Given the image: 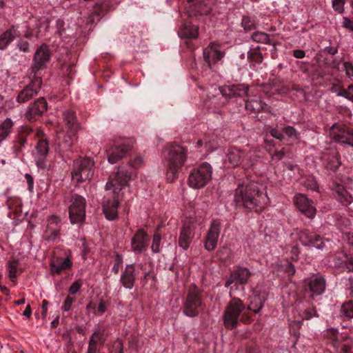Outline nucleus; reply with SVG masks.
<instances>
[{
	"mask_svg": "<svg viewBox=\"0 0 353 353\" xmlns=\"http://www.w3.org/2000/svg\"><path fill=\"white\" fill-rule=\"evenodd\" d=\"M98 352V345L89 341L87 353H97Z\"/></svg>",
	"mask_w": 353,
	"mask_h": 353,
	"instance_id": "774afa93",
	"label": "nucleus"
},
{
	"mask_svg": "<svg viewBox=\"0 0 353 353\" xmlns=\"http://www.w3.org/2000/svg\"><path fill=\"white\" fill-rule=\"evenodd\" d=\"M71 266L72 262L69 258H57L52 260L50 264L51 272L57 274H60L63 270L70 268Z\"/></svg>",
	"mask_w": 353,
	"mask_h": 353,
	"instance_id": "c756f323",
	"label": "nucleus"
},
{
	"mask_svg": "<svg viewBox=\"0 0 353 353\" xmlns=\"http://www.w3.org/2000/svg\"><path fill=\"white\" fill-rule=\"evenodd\" d=\"M63 116L65 124L70 132L77 133L80 129V124L77 121L75 112L70 110H65Z\"/></svg>",
	"mask_w": 353,
	"mask_h": 353,
	"instance_id": "c85d7f7f",
	"label": "nucleus"
},
{
	"mask_svg": "<svg viewBox=\"0 0 353 353\" xmlns=\"http://www.w3.org/2000/svg\"><path fill=\"white\" fill-rule=\"evenodd\" d=\"M134 266L133 264L127 265L124 272L121 275L120 281L125 288L132 289L134 286Z\"/></svg>",
	"mask_w": 353,
	"mask_h": 353,
	"instance_id": "bb28decb",
	"label": "nucleus"
},
{
	"mask_svg": "<svg viewBox=\"0 0 353 353\" xmlns=\"http://www.w3.org/2000/svg\"><path fill=\"white\" fill-rule=\"evenodd\" d=\"M37 155L44 158L49 152V143L46 139H39L35 146Z\"/></svg>",
	"mask_w": 353,
	"mask_h": 353,
	"instance_id": "e433bc0d",
	"label": "nucleus"
},
{
	"mask_svg": "<svg viewBox=\"0 0 353 353\" xmlns=\"http://www.w3.org/2000/svg\"><path fill=\"white\" fill-rule=\"evenodd\" d=\"M267 130H268L271 136L273 137L274 138L279 141H283L284 139V134L283 131L281 130V125L280 126V128H279V126H276L275 128L268 126Z\"/></svg>",
	"mask_w": 353,
	"mask_h": 353,
	"instance_id": "de8ad7c7",
	"label": "nucleus"
},
{
	"mask_svg": "<svg viewBox=\"0 0 353 353\" xmlns=\"http://www.w3.org/2000/svg\"><path fill=\"white\" fill-rule=\"evenodd\" d=\"M119 201L115 196L113 199H107L103 203L102 208L105 216L108 220H114L117 218V208Z\"/></svg>",
	"mask_w": 353,
	"mask_h": 353,
	"instance_id": "393cba45",
	"label": "nucleus"
},
{
	"mask_svg": "<svg viewBox=\"0 0 353 353\" xmlns=\"http://www.w3.org/2000/svg\"><path fill=\"white\" fill-rule=\"evenodd\" d=\"M245 109L253 113L260 112H269L270 108L261 100V97L250 96L245 101Z\"/></svg>",
	"mask_w": 353,
	"mask_h": 353,
	"instance_id": "5701e85b",
	"label": "nucleus"
},
{
	"mask_svg": "<svg viewBox=\"0 0 353 353\" xmlns=\"http://www.w3.org/2000/svg\"><path fill=\"white\" fill-rule=\"evenodd\" d=\"M333 194L338 201L343 205H348L353 201L352 195L347 191L343 185L335 184L332 188Z\"/></svg>",
	"mask_w": 353,
	"mask_h": 353,
	"instance_id": "a878e982",
	"label": "nucleus"
},
{
	"mask_svg": "<svg viewBox=\"0 0 353 353\" xmlns=\"http://www.w3.org/2000/svg\"><path fill=\"white\" fill-rule=\"evenodd\" d=\"M110 353H123V344L120 339H117L112 345Z\"/></svg>",
	"mask_w": 353,
	"mask_h": 353,
	"instance_id": "09e8293b",
	"label": "nucleus"
},
{
	"mask_svg": "<svg viewBox=\"0 0 353 353\" xmlns=\"http://www.w3.org/2000/svg\"><path fill=\"white\" fill-rule=\"evenodd\" d=\"M71 205L69 208V216L72 223H79L84 221L85 217V199L79 195L72 196Z\"/></svg>",
	"mask_w": 353,
	"mask_h": 353,
	"instance_id": "1a4fd4ad",
	"label": "nucleus"
},
{
	"mask_svg": "<svg viewBox=\"0 0 353 353\" xmlns=\"http://www.w3.org/2000/svg\"><path fill=\"white\" fill-rule=\"evenodd\" d=\"M82 286V282L80 280L75 281L69 288L70 294H77Z\"/></svg>",
	"mask_w": 353,
	"mask_h": 353,
	"instance_id": "4d7b16f0",
	"label": "nucleus"
},
{
	"mask_svg": "<svg viewBox=\"0 0 353 353\" xmlns=\"http://www.w3.org/2000/svg\"><path fill=\"white\" fill-rule=\"evenodd\" d=\"M297 236L304 246L314 247L318 250H323L325 247L323 239L319 234L310 232L308 230H300Z\"/></svg>",
	"mask_w": 353,
	"mask_h": 353,
	"instance_id": "4468645a",
	"label": "nucleus"
},
{
	"mask_svg": "<svg viewBox=\"0 0 353 353\" xmlns=\"http://www.w3.org/2000/svg\"><path fill=\"white\" fill-rule=\"evenodd\" d=\"M219 90L225 99H232L246 95L248 87L245 84L225 85L220 87Z\"/></svg>",
	"mask_w": 353,
	"mask_h": 353,
	"instance_id": "f3484780",
	"label": "nucleus"
},
{
	"mask_svg": "<svg viewBox=\"0 0 353 353\" xmlns=\"http://www.w3.org/2000/svg\"><path fill=\"white\" fill-rule=\"evenodd\" d=\"M317 316V314L314 307H310L308 309L305 310L301 314L302 319H305V320H309L311 318H312L313 316Z\"/></svg>",
	"mask_w": 353,
	"mask_h": 353,
	"instance_id": "603ef678",
	"label": "nucleus"
},
{
	"mask_svg": "<svg viewBox=\"0 0 353 353\" xmlns=\"http://www.w3.org/2000/svg\"><path fill=\"white\" fill-rule=\"evenodd\" d=\"M330 90L332 92L336 93L337 96L341 97L340 94L343 93L344 88L341 85V83L339 81H336L332 83Z\"/></svg>",
	"mask_w": 353,
	"mask_h": 353,
	"instance_id": "5fc2aeb1",
	"label": "nucleus"
},
{
	"mask_svg": "<svg viewBox=\"0 0 353 353\" xmlns=\"http://www.w3.org/2000/svg\"><path fill=\"white\" fill-rule=\"evenodd\" d=\"M241 26L245 31H251L256 28V19L255 17L243 16L241 21Z\"/></svg>",
	"mask_w": 353,
	"mask_h": 353,
	"instance_id": "79ce46f5",
	"label": "nucleus"
},
{
	"mask_svg": "<svg viewBox=\"0 0 353 353\" xmlns=\"http://www.w3.org/2000/svg\"><path fill=\"white\" fill-rule=\"evenodd\" d=\"M245 309L243 301L238 298H233L225 307L223 318L227 329H233L239 322L240 314Z\"/></svg>",
	"mask_w": 353,
	"mask_h": 353,
	"instance_id": "6e6552de",
	"label": "nucleus"
},
{
	"mask_svg": "<svg viewBox=\"0 0 353 353\" xmlns=\"http://www.w3.org/2000/svg\"><path fill=\"white\" fill-rule=\"evenodd\" d=\"M251 39L253 41L256 43L274 45L273 42L270 40L269 35L263 32L257 31L254 32L251 36Z\"/></svg>",
	"mask_w": 353,
	"mask_h": 353,
	"instance_id": "ea45409f",
	"label": "nucleus"
},
{
	"mask_svg": "<svg viewBox=\"0 0 353 353\" xmlns=\"http://www.w3.org/2000/svg\"><path fill=\"white\" fill-rule=\"evenodd\" d=\"M89 341L94 343L98 345H103L105 341V338L101 329L96 328L91 335Z\"/></svg>",
	"mask_w": 353,
	"mask_h": 353,
	"instance_id": "a18cd8bd",
	"label": "nucleus"
},
{
	"mask_svg": "<svg viewBox=\"0 0 353 353\" xmlns=\"http://www.w3.org/2000/svg\"><path fill=\"white\" fill-rule=\"evenodd\" d=\"M340 316L343 318L352 319L353 318V301H349L344 303L340 310Z\"/></svg>",
	"mask_w": 353,
	"mask_h": 353,
	"instance_id": "a19ab883",
	"label": "nucleus"
},
{
	"mask_svg": "<svg viewBox=\"0 0 353 353\" xmlns=\"http://www.w3.org/2000/svg\"><path fill=\"white\" fill-rule=\"evenodd\" d=\"M330 134L336 142L353 147V128L345 125L334 124L332 126Z\"/></svg>",
	"mask_w": 353,
	"mask_h": 353,
	"instance_id": "9b49d317",
	"label": "nucleus"
},
{
	"mask_svg": "<svg viewBox=\"0 0 353 353\" xmlns=\"http://www.w3.org/2000/svg\"><path fill=\"white\" fill-rule=\"evenodd\" d=\"M61 219L59 216L56 215H52L48 219L47 226L53 225L54 227H59V223Z\"/></svg>",
	"mask_w": 353,
	"mask_h": 353,
	"instance_id": "bf43d9fd",
	"label": "nucleus"
},
{
	"mask_svg": "<svg viewBox=\"0 0 353 353\" xmlns=\"http://www.w3.org/2000/svg\"><path fill=\"white\" fill-rule=\"evenodd\" d=\"M50 50L46 45L41 46L36 50L31 67L33 75H38V72L40 70H44L47 67V64L50 60Z\"/></svg>",
	"mask_w": 353,
	"mask_h": 353,
	"instance_id": "f8f14e48",
	"label": "nucleus"
},
{
	"mask_svg": "<svg viewBox=\"0 0 353 353\" xmlns=\"http://www.w3.org/2000/svg\"><path fill=\"white\" fill-rule=\"evenodd\" d=\"M14 122L10 118H6L0 124V143L10 134Z\"/></svg>",
	"mask_w": 353,
	"mask_h": 353,
	"instance_id": "72a5a7b5",
	"label": "nucleus"
},
{
	"mask_svg": "<svg viewBox=\"0 0 353 353\" xmlns=\"http://www.w3.org/2000/svg\"><path fill=\"white\" fill-rule=\"evenodd\" d=\"M8 208L14 213L17 214L21 210V201L19 199L10 198L7 201Z\"/></svg>",
	"mask_w": 353,
	"mask_h": 353,
	"instance_id": "49530a36",
	"label": "nucleus"
},
{
	"mask_svg": "<svg viewBox=\"0 0 353 353\" xmlns=\"http://www.w3.org/2000/svg\"><path fill=\"white\" fill-rule=\"evenodd\" d=\"M248 59L252 63L260 64L263 62V57L261 52V48L257 46L255 48L250 49L248 52Z\"/></svg>",
	"mask_w": 353,
	"mask_h": 353,
	"instance_id": "4c0bfd02",
	"label": "nucleus"
},
{
	"mask_svg": "<svg viewBox=\"0 0 353 353\" xmlns=\"http://www.w3.org/2000/svg\"><path fill=\"white\" fill-rule=\"evenodd\" d=\"M343 67L346 76L353 81V64L351 62L346 61L343 63Z\"/></svg>",
	"mask_w": 353,
	"mask_h": 353,
	"instance_id": "864d4df0",
	"label": "nucleus"
},
{
	"mask_svg": "<svg viewBox=\"0 0 353 353\" xmlns=\"http://www.w3.org/2000/svg\"><path fill=\"white\" fill-rule=\"evenodd\" d=\"M122 263L123 258L121 255L117 254L114 256V263L112 270L115 274L119 273L120 267L121 266Z\"/></svg>",
	"mask_w": 353,
	"mask_h": 353,
	"instance_id": "8fccbe9b",
	"label": "nucleus"
},
{
	"mask_svg": "<svg viewBox=\"0 0 353 353\" xmlns=\"http://www.w3.org/2000/svg\"><path fill=\"white\" fill-rule=\"evenodd\" d=\"M259 156L256 151L250 150L248 152L245 151V155L243 161V168L244 169H248L252 168L254 164L256 162Z\"/></svg>",
	"mask_w": 353,
	"mask_h": 353,
	"instance_id": "c9c22d12",
	"label": "nucleus"
},
{
	"mask_svg": "<svg viewBox=\"0 0 353 353\" xmlns=\"http://www.w3.org/2000/svg\"><path fill=\"white\" fill-rule=\"evenodd\" d=\"M19 265V261L16 258H12L8 262L7 268L9 272V277L12 282L16 281Z\"/></svg>",
	"mask_w": 353,
	"mask_h": 353,
	"instance_id": "58836bf2",
	"label": "nucleus"
},
{
	"mask_svg": "<svg viewBox=\"0 0 353 353\" xmlns=\"http://www.w3.org/2000/svg\"><path fill=\"white\" fill-rule=\"evenodd\" d=\"M305 186L307 189L313 191H317L319 189V185L316 181L313 179H308L305 183Z\"/></svg>",
	"mask_w": 353,
	"mask_h": 353,
	"instance_id": "680f3d73",
	"label": "nucleus"
},
{
	"mask_svg": "<svg viewBox=\"0 0 353 353\" xmlns=\"http://www.w3.org/2000/svg\"><path fill=\"white\" fill-rule=\"evenodd\" d=\"M17 142L19 145V150H21L27 143V138L24 136L18 134Z\"/></svg>",
	"mask_w": 353,
	"mask_h": 353,
	"instance_id": "338daca9",
	"label": "nucleus"
},
{
	"mask_svg": "<svg viewBox=\"0 0 353 353\" xmlns=\"http://www.w3.org/2000/svg\"><path fill=\"white\" fill-rule=\"evenodd\" d=\"M310 291L315 295H321L325 289V281L323 277H316L309 283Z\"/></svg>",
	"mask_w": 353,
	"mask_h": 353,
	"instance_id": "473e14b6",
	"label": "nucleus"
},
{
	"mask_svg": "<svg viewBox=\"0 0 353 353\" xmlns=\"http://www.w3.org/2000/svg\"><path fill=\"white\" fill-rule=\"evenodd\" d=\"M150 242V236L143 229H139L131 239V249L135 253H141L146 250Z\"/></svg>",
	"mask_w": 353,
	"mask_h": 353,
	"instance_id": "dca6fc26",
	"label": "nucleus"
},
{
	"mask_svg": "<svg viewBox=\"0 0 353 353\" xmlns=\"http://www.w3.org/2000/svg\"><path fill=\"white\" fill-rule=\"evenodd\" d=\"M234 201L238 205L260 211L268 203L269 198L261 185L250 181L238 184Z\"/></svg>",
	"mask_w": 353,
	"mask_h": 353,
	"instance_id": "f257e3e1",
	"label": "nucleus"
},
{
	"mask_svg": "<svg viewBox=\"0 0 353 353\" xmlns=\"http://www.w3.org/2000/svg\"><path fill=\"white\" fill-rule=\"evenodd\" d=\"M142 162V158L137 157L132 162L129 163L125 167H120L114 174L110 176L105 188L107 190L112 189L114 194H118L122 188L128 184L132 175L135 174L134 168L140 165Z\"/></svg>",
	"mask_w": 353,
	"mask_h": 353,
	"instance_id": "f03ea898",
	"label": "nucleus"
},
{
	"mask_svg": "<svg viewBox=\"0 0 353 353\" xmlns=\"http://www.w3.org/2000/svg\"><path fill=\"white\" fill-rule=\"evenodd\" d=\"M343 26L346 29L353 32V20H351L347 17L343 18Z\"/></svg>",
	"mask_w": 353,
	"mask_h": 353,
	"instance_id": "0e129e2a",
	"label": "nucleus"
},
{
	"mask_svg": "<svg viewBox=\"0 0 353 353\" xmlns=\"http://www.w3.org/2000/svg\"><path fill=\"white\" fill-rule=\"evenodd\" d=\"M220 231V223L217 221H213L205 240V248L207 250L212 251L216 248Z\"/></svg>",
	"mask_w": 353,
	"mask_h": 353,
	"instance_id": "aec40b11",
	"label": "nucleus"
},
{
	"mask_svg": "<svg viewBox=\"0 0 353 353\" xmlns=\"http://www.w3.org/2000/svg\"><path fill=\"white\" fill-rule=\"evenodd\" d=\"M33 130L32 128L29 125L22 126L20 131L19 132V134L24 136L25 137H28L32 133Z\"/></svg>",
	"mask_w": 353,
	"mask_h": 353,
	"instance_id": "052dcab7",
	"label": "nucleus"
},
{
	"mask_svg": "<svg viewBox=\"0 0 353 353\" xmlns=\"http://www.w3.org/2000/svg\"><path fill=\"white\" fill-rule=\"evenodd\" d=\"M203 55L208 66L212 69L223 58L225 52L219 43L212 42L203 50Z\"/></svg>",
	"mask_w": 353,
	"mask_h": 353,
	"instance_id": "ddd939ff",
	"label": "nucleus"
},
{
	"mask_svg": "<svg viewBox=\"0 0 353 353\" xmlns=\"http://www.w3.org/2000/svg\"><path fill=\"white\" fill-rule=\"evenodd\" d=\"M132 148V144L129 141H124L120 145L112 148L110 153L108 154V160L110 163H115L119 160L125 157L127 153Z\"/></svg>",
	"mask_w": 353,
	"mask_h": 353,
	"instance_id": "4be33fe9",
	"label": "nucleus"
},
{
	"mask_svg": "<svg viewBox=\"0 0 353 353\" xmlns=\"http://www.w3.org/2000/svg\"><path fill=\"white\" fill-rule=\"evenodd\" d=\"M285 156V152L283 150L275 151L274 153L271 154L272 159L279 161L282 159Z\"/></svg>",
	"mask_w": 353,
	"mask_h": 353,
	"instance_id": "69168bd1",
	"label": "nucleus"
},
{
	"mask_svg": "<svg viewBox=\"0 0 353 353\" xmlns=\"http://www.w3.org/2000/svg\"><path fill=\"white\" fill-rule=\"evenodd\" d=\"M168 170L166 174L167 181L174 182L179 176L186 161V150L181 145H172L168 154Z\"/></svg>",
	"mask_w": 353,
	"mask_h": 353,
	"instance_id": "7ed1b4c3",
	"label": "nucleus"
},
{
	"mask_svg": "<svg viewBox=\"0 0 353 353\" xmlns=\"http://www.w3.org/2000/svg\"><path fill=\"white\" fill-rule=\"evenodd\" d=\"M324 335L336 353H353L352 337L339 334L338 330L335 328L326 330Z\"/></svg>",
	"mask_w": 353,
	"mask_h": 353,
	"instance_id": "39448f33",
	"label": "nucleus"
},
{
	"mask_svg": "<svg viewBox=\"0 0 353 353\" xmlns=\"http://www.w3.org/2000/svg\"><path fill=\"white\" fill-rule=\"evenodd\" d=\"M193 238L192 229L190 225H184L180 232L179 238V244L181 248L187 250L192 242Z\"/></svg>",
	"mask_w": 353,
	"mask_h": 353,
	"instance_id": "cd10ccee",
	"label": "nucleus"
},
{
	"mask_svg": "<svg viewBox=\"0 0 353 353\" xmlns=\"http://www.w3.org/2000/svg\"><path fill=\"white\" fill-rule=\"evenodd\" d=\"M245 151L241 150L235 147H231L228 150L225 164L228 163V166L235 168L240 165H243V157Z\"/></svg>",
	"mask_w": 353,
	"mask_h": 353,
	"instance_id": "b1692460",
	"label": "nucleus"
},
{
	"mask_svg": "<svg viewBox=\"0 0 353 353\" xmlns=\"http://www.w3.org/2000/svg\"><path fill=\"white\" fill-rule=\"evenodd\" d=\"M212 174V166L204 162L191 171L188 183L194 189L202 188L211 180Z\"/></svg>",
	"mask_w": 353,
	"mask_h": 353,
	"instance_id": "423d86ee",
	"label": "nucleus"
},
{
	"mask_svg": "<svg viewBox=\"0 0 353 353\" xmlns=\"http://www.w3.org/2000/svg\"><path fill=\"white\" fill-rule=\"evenodd\" d=\"M42 79L39 75L30 77V82L21 90L17 97V101L20 103H26L37 96L41 88Z\"/></svg>",
	"mask_w": 353,
	"mask_h": 353,
	"instance_id": "9d476101",
	"label": "nucleus"
},
{
	"mask_svg": "<svg viewBox=\"0 0 353 353\" xmlns=\"http://www.w3.org/2000/svg\"><path fill=\"white\" fill-rule=\"evenodd\" d=\"M17 29L12 26L0 35V50H5L8 45L17 37Z\"/></svg>",
	"mask_w": 353,
	"mask_h": 353,
	"instance_id": "7c9ffc66",
	"label": "nucleus"
},
{
	"mask_svg": "<svg viewBox=\"0 0 353 353\" xmlns=\"http://www.w3.org/2000/svg\"><path fill=\"white\" fill-rule=\"evenodd\" d=\"M294 205L302 214L308 219H313L316 212L312 201L310 200L305 194H297L293 199Z\"/></svg>",
	"mask_w": 353,
	"mask_h": 353,
	"instance_id": "2eb2a0df",
	"label": "nucleus"
},
{
	"mask_svg": "<svg viewBox=\"0 0 353 353\" xmlns=\"http://www.w3.org/2000/svg\"><path fill=\"white\" fill-rule=\"evenodd\" d=\"M202 310L203 302L200 292L195 285H191L183 304V314L189 317H194Z\"/></svg>",
	"mask_w": 353,
	"mask_h": 353,
	"instance_id": "0eeeda50",
	"label": "nucleus"
},
{
	"mask_svg": "<svg viewBox=\"0 0 353 353\" xmlns=\"http://www.w3.org/2000/svg\"><path fill=\"white\" fill-rule=\"evenodd\" d=\"M181 37L196 39L199 35V26L192 23H185L179 32Z\"/></svg>",
	"mask_w": 353,
	"mask_h": 353,
	"instance_id": "2f4dec72",
	"label": "nucleus"
},
{
	"mask_svg": "<svg viewBox=\"0 0 353 353\" xmlns=\"http://www.w3.org/2000/svg\"><path fill=\"white\" fill-rule=\"evenodd\" d=\"M48 109V103L43 97H41L32 103L25 116L29 120H35L37 117L41 116Z\"/></svg>",
	"mask_w": 353,
	"mask_h": 353,
	"instance_id": "412c9836",
	"label": "nucleus"
},
{
	"mask_svg": "<svg viewBox=\"0 0 353 353\" xmlns=\"http://www.w3.org/2000/svg\"><path fill=\"white\" fill-rule=\"evenodd\" d=\"M250 276L251 272L249 269L239 267L231 272L229 279L225 283V287L228 288L232 283L244 285L248 283Z\"/></svg>",
	"mask_w": 353,
	"mask_h": 353,
	"instance_id": "6ab92c4d",
	"label": "nucleus"
},
{
	"mask_svg": "<svg viewBox=\"0 0 353 353\" xmlns=\"http://www.w3.org/2000/svg\"><path fill=\"white\" fill-rule=\"evenodd\" d=\"M345 2V0H333V1H332L333 9L340 14L343 13L344 11Z\"/></svg>",
	"mask_w": 353,
	"mask_h": 353,
	"instance_id": "3c124183",
	"label": "nucleus"
},
{
	"mask_svg": "<svg viewBox=\"0 0 353 353\" xmlns=\"http://www.w3.org/2000/svg\"><path fill=\"white\" fill-rule=\"evenodd\" d=\"M94 162L89 157H80L74 161L72 179L77 183L90 181L94 176Z\"/></svg>",
	"mask_w": 353,
	"mask_h": 353,
	"instance_id": "20e7f679",
	"label": "nucleus"
},
{
	"mask_svg": "<svg viewBox=\"0 0 353 353\" xmlns=\"http://www.w3.org/2000/svg\"><path fill=\"white\" fill-rule=\"evenodd\" d=\"M59 235V227L47 226L45 232V239L48 241H54Z\"/></svg>",
	"mask_w": 353,
	"mask_h": 353,
	"instance_id": "c03bdc74",
	"label": "nucleus"
},
{
	"mask_svg": "<svg viewBox=\"0 0 353 353\" xmlns=\"http://www.w3.org/2000/svg\"><path fill=\"white\" fill-rule=\"evenodd\" d=\"M76 133H67L63 134L62 139L60 141L59 145L61 151H68L70 150L74 141L76 140Z\"/></svg>",
	"mask_w": 353,
	"mask_h": 353,
	"instance_id": "f704fd0d",
	"label": "nucleus"
},
{
	"mask_svg": "<svg viewBox=\"0 0 353 353\" xmlns=\"http://www.w3.org/2000/svg\"><path fill=\"white\" fill-rule=\"evenodd\" d=\"M340 94L341 97L353 102V85H350L347 89L344 88L343 93Z\"/></svg>",
	"mask_w": 353,
	"mask_h": 353,
	"instance_id": "6e6d98bb",
	"label": "nucleus"
},
{
	"mask_svg": "<svg viewBox=\"0 0 353 353\" xmlns=\"http://www.w3.org/2000/svg\"><path fill=\"white\" fill-rule=\"evenodd\" d=\"M321 159L326 169L335 171L340 165V154L336 149L329 148L322 154Z\"/></svg>",
	"mask_w": 353,
	"mask_h": 353,
	"instance_id": "a211bd4d",
	"label": "nucleus"
},
{
	"mask_svg": "<svg viewBox=\"0 0 353 353\" xmlns=\"http://www.w3.org/2000/svg\"><path fill=\"white\" fill-rule=\"evenodd\" d=\"M75 299L73 297H71L70 295L66 297L65 299V301L63 303V305L62 306V310L63 311L68 312L71 309L72 304L74 301Z\"/></svg>",
	"mask_w": 353,
	"mask_h": 353,
	"instance_id": "13d9d810",
	"label": "nucleus"
},
{
	"mask_svg": "<svg viewBox=\"0 0 353 353\" xmlns=\"http://www.w3.org/2000/svg\"><path fill=\"white\" fill-rule=\"evenodd\" d=\"M281 130L290 139L297 140L299 139V132L293 126L282 124Z\"/></svg>",
	"mask_w": 353,
	"mask_h": 353,
	"instance_id": "37998d69",
	"label": "nucleus"
},
{
	"mask_svg": "<svg viewBox=\"0 0 353 353\" xmlns=\"http://www.w3.org/2000/svg\"><path fill=\"white\" fill-rule=\"evenodd\" d=\"M17 46L21 51L24 52H29V43L26 41L21 40L17 43Z\"/></svg>",
	"mask_w": 353,
	"mask_h": 353,
	"instance_id": "e2e57ef3",
	"label": "nucleus"
}]
</instances>
